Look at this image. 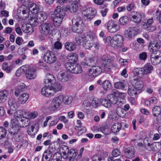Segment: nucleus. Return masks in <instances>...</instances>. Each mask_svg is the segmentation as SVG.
<instances>
[{"instance_id": "nucleus-1", "label": "nucleus", "mask_w": 161, "mask_h": 161, "mask_svg": "<svg viewBox=\"0 0 161 161\" xmlns=\"http://www.w3.org/2000/svg\"><path fill=\"white\" fill-rule=\"evenodd\" d=\"M65 15V12L61 9V7L60 6H57L52 16L53 24L55 26L60 25Z\"/></svg>"}, {"instance_id": "nucleus-2", "label": "nucleus", "mask_w": 161, "mask_h": 161, "mask_svg": "<svg viewBox=\"0 0 161 161\" xmlns=\"http://www.w3.org/2000/svg\"><path fill=\"white\" fill-rule=\"evenodd\" d=\"M44 82L46 84L50 85L51 91L52 90L55 92L59 91L62 89L61 85L58 83H55V79L52 75L47 74Z\"/></svg>"}, {"instance_id": "nucleus-3", "label": "nucleus", "mask_w": 161, "mask_h": 161, "mask_svg": "<svg viewBox=\"0 0 161 161\" xmlns=\"http://www.w3.org/2000/svg\"><path fill=\"white\" fill-rule=\"evenodd\" d=\"M64 66L68 71L72 74H80L83 71L81 66L78 64L67 62L65 64Z\"/></svg>"}, {"instance_id": "nucleus-4", "label": "nucleus", "mask_w": 161, "mask_h": 161, "mask_svg": "<svg viewBox=\"0 0 161 161\" xmlns=\"http://www.w3.org/2000/svg\"><path fill=\"white\" fill-rule=\"evenodd\" d=\"M93 34L92 32L90 31L86 36H82L81 41L83 42V47L85 49H89L93 46Z\"/></svg>"}, {"instance_id": "nucleus-5", "label": "nucleus", "mask_w": 161, "mask_h": 161, "mask_svg": "<svg viewBox=\"0 0 161 161\" xmlns=\"http://www.w3.org/2000/svg\"><path fill=\"white\" fill-rule=\"evenodd\" d=\"M83 21L80 17L76 16L74 17L72 21V30L74 32L80 33L82 31L81 27Z\"/></svg>"}, {"instance_id": "nucleus-6", "label": "nucleus", "mask_w": 161, "mask_h": 161, "mask_svg": "<svg viewBox=\"0 0 161 161\" xmlns=\"http://www.w3.org/2000/svg\"><path fill=\"white\" fill-rule=\"evenodd\" d=\"M64 96L59 95L54 97L49 107V109L51 111H53L58 108L63 102Z\"/></svg>"}, {"instance_id": "nucleus-7", "label": "nucleus", "mask_w": 161, "mask_h": 161, "mask_svg": "<svg viewBox=\"0 0 161 161\" xmlns=\"http://www.w3.org/2000/svg\"><path fill=\"white\" fill-rule=\"evenodd\" d=\"M123 42V36L120 34H117L113 37V39L111 43V46L115 48H119L122 47Z\"/></svg>"}, {"instance_id": "nucleus-8", "label": "nucleus", "mask_w": 161, "mask_h": 161, "mask_svg": "<svg viewBox=\"0 0 161 161\" xmlns=\"http://www.w3.org/2000/svg\"><path fill=\"white\" fill-rule=\"evenodd\" d=\"M26 116L25 112L22 110H17L14 113V118L15 119L13 120L11 122L13 126H19V120L20 121L21 119L25 118Z\"/></svg>"}, {"instance_id": "nucleus-9", "label": "nucleus", "mask_w": 161, "mask_h": 161, "mask_svg": "<svg viewBox=\"0 0 161 161\" xmlns=\"http://www.w3.org/2000/svg\"><path fill=\"white\" fill-rule=\"evenodd\" d=\"M102 67L105 70L111 69L113 67V60L106 55L103 56L101 58Z\"/></svg>"}, {"instance_id": "nucleus-10", "label": "nucleus", "mask_w": 161, "mask_h": 161, "mask_svg": "<svg viewBox=\"0 0 161 161\" xmlns=\"http://www.w3.org/2000/svg\"><path fill=\"white\" fill-rule=\"evenodd\" d=\"M140 33V31L137 27H130L125 31V36L130 40Z\"/></svg>"}, {"instance_id": "nucleus-11", "label": "nucleus", "mask_w": 161, "mask_h": 161, "mask_svg": "<svg viewBox=\"0 0 161 161\" xmlns=\"http://www.w3.org/2000/svg\"><path fill=\"white\" fill-rule=\"evenodd\" d=\"M43 59L45 62L51 64L54 63L56 61L57 58L52 52L48 50L44 54Z\"/></svg>"}, {"instance_id": "nucleus-12", "label": "nucleus", "mask_w": 161, "mask_h": 161, "mask_svg": "<svg viewBox=\"0 0 161 161\" xmlns=\"http://www.w3.org/2000/svg\"><path fill=\"white\" fill-rule=\"evenodd\" d=\"M101 71V68L98 66H93L89 69L88 72V76L93 79L99 75Z\"/></svg>"}, {"instance_id": "nucleus-13", "label": "nucleus", "mask_w": 161, "mask_h": 161, "mask_svg": "<svg viewBox=\"0 0 161 161\" xmlns=\"http://www.w3.org/2000/svg\"><path fill=\"white\" fill-rule=\"evenodd\" d=\"M51 24L48 23H44L39 26V31L40 33L43 36H47L50 33Z\"/></svg>"}, {"instance_id": "nucleus-14", "label": "nucleus", "mask_w": 161, "mask_h": 161, "mask_svg": "<svg viewBox=\"0 0 161 161\" xmlns=\"http://www.w3.org/2000/svg\"><path fill=\"white\" fill-rule=\"evenodd\" d=\"M151 63L157 65L161 62V51H157V53H152L150 55Z\"/></svg>"}, {"instance_id": "nucleus-15", "label": "nucleus", "mask_w": 161, "mask_h": 161, "mask_svg": "<svg viewBox=\"0 0 161 161\" xmlns=\"http://www.w3.org/2000/svg\"><path fill=\"white\" fill-rule=\"evenodd\" d=\"M62 150V153L64 155L66 156V158H68V156L73 157L77 155V153L75 152L74 149L71 148L69 150L68 147L67 146L64 145L61 147Z\"/></svg>"}, {"instance_id": "nucleus-16", "label": "nucleus", "mask_w": 161, "mask_h": 161, "mask_svg": "<svg viewBox=\"0 0 161 161\" xmlns=\"http://www.w3.org/2000/svg\"><path fill=\"white\" fill-rule=\"evenodd\" d=\"M149 49L152 53H157L160 47V43L156 41H152L150 42Z\"/></svg>"}, {"instance_id": "nucleus-17", "label": "nucleus", "mask_w": 161, "mask_h": 161, "mask_svg": "<svg viewBox=\"0 0 161 161\" xmlns=\"http://www.w3.org/2000/svg\"><path fill=\"white\" fill-rule=\"evenodd\" d=\"M107 26L108 31L111 33L116 32L119 29L117 24L111 20L108 21Z\"/></svg>"}, {"instance_id": "nucleus-18", "label": "nucleus", "mask_w": 161, "mask_h": 161, "mask_svg": "<svg viewBox=\"0 0 161 161\" xmlns=\"http://www.w3.org/2000/svg\"><path fill=\"white\" fill-rule=\"evenodd\" d=\"M130 16L132 20L136 23H139L141 21L142 15L139 13L133 11L130 13Z\"/></svg>"}, {"instance_id": "nucleus-19", "label": "nucleus", "mask_w": 161, "mask_h": 161, "mask_svg": "<svg viewBox=\"0 0 161 161\" xmlns=\"http://www.w3.org/2000/svg\"><path fill=\"white\" fill-rule=\"evenodd\" d=\"M8 105L10 109L15 110L19 106V103L16 99L11 98L8 100Z\"/></svg>"}, {"instance_id": "nucleus-20", "label": "nucleus", "mask_w": 161, "mask_h": 161, "mask_svg": "<svg viewBox=\"0 0 161 161\" xmlns=\"http://www.w3.org/2000/svg\"><path fill=\"white\" fill-rule=\"evenodd\" d=\"M42 94L47 97H49L52 96L51 92V87H50V85L47 84L42 88L41 91Z\"/></svg>"}, {"instance_id": "nucleus-21", "label": "nucleus", "mask_w": 161, "mask_h": 161, "mask_svg": "<svg viewBox=\"0 0 161 161\" xmlns=\"http://www.w3.org/2000/svg\"><path fill=\"white\" fill-rule=\"evenodd\" d=\"M25 75L26 77L30 80L33 79L36 77V71L33 68H30L26 72Z\"/></svg>"}, {"instance_id": "nucleus-22", "label": "nucleus", "mask_w": 161, "mask_h": 161, "mask_svg": "<svg viewBox=\"0 0 161 161\" xmlns=\"http://www.w3.org/2000/svg\"><path fill=\"white\" fill-rule=\"evenodd\" d=\"M58 79L62 81H67L69 79V77L68 76L66 72L63 71L60 72L57 75Z\"/></svg>"}, {"instance_id": "nucleus-23", "label": "nucleus", "mask_w": 161, "mask_h": 161, "mask_svg": "<svg viewBox=\"0 0 161 161\" xmlns=\"http://www.w3.org/2000/svg\"><path fill=\"white\" fill-rule=\"evenodd\" d=\"M30 10L33 14H37L40 11L42 10V8L40 5H37L35 4H33L30 8Z\"/></svg>"}, {"instance_id": "nucleus-24", "label": "nucleus", "mask_w": 161, "mask_h": 161, "mask_svg": "<svg viewBox=\"0 0 161 161\" xmlns=\"http://www.w3.org/2000/svg\"><path fill=\"white\" fill-rule=\"evenodd\" d=\"M118 91L116 90H113L112 91L111 94L108 97V98L109 99L110 101L112 102V103L115 104L116 103L117 101L116 97L118 96Z\"/></svg>"}, {"instance_id": "nucleus-25", "label": "nucleus", "mask_w": 161, "mask_h": 161, "mask_svg": "<svg viewBox=\"0 0 161 161\" xmlns=\"http://www.w3.org/2000/svg\"><path fill=\"white\" fill-rule=\"evenodd\" d=\"M125 153L128 158H132L135 157L134 149L133 147H128L126 149Z\"/></svg>"}, {"instance_id": "nucleus-26", "label": "nucleus", "mask_w": 161, "mask_h": 161, "mask_svg": "<svg viewBox=\"0 0 161 161\" xmlns=\"http://www.w3.org/2000/svg\"><path fill=\"white\" fill-rule=\"evenodd\" d=\"M52 155V152L49 150H46L42 155V161H49Z\"/></svg>"}, {"instance_id": "nucleus-27", "label": "nucleus", "mask_w": 161, "mask_h": 161, "mask_svg": "<svg viewBox=\"0 0 161 161\" xmlns=\"http://www.w3.org/2000/svg\"><path fill=\"white\" fill-rule=\"evenodd\" d=\"M8 96V92L6 90H3L0 92V103L5 102Z\"/></svg>"}, {"instance_id": "nucleus-28", "label": "nucleus", "mask_w": 161, "mask_h": 161, "mask_svg": "<svg viewBox=\"0 0 161 161\" xmlns=\"http://www.w3.org/2000/svg\"><path fill=\"white\" fill-rule=\"evenodd\" d=\"M13 127L9 129L8 132L11 135L16 137V136H19V129L17 128V126H13Z\"/></svg>"}, {"instance_id": "nucleus-29", "label": "nucleus", "mask_w": 161, "mask_h": 161, "mask_svg": "<svg viewBox=\"0 0 161 161\" xmlns=\"http://www.w3.org/2000/svg\"><path fill=\"white\" fill-rule=\"evenodd\" d=\"M67 59L68 61L76 63L78 60L77 55L74 53H70L68 55Z\"/></svg>"}, {"instance_id": "nucleus-30", "label": "nucleus", "mask_w": 161, "mask_h": 161, "mask_svg": "<svg viewBox=\"0 0 161 161\" xmlns=\"http://www.w3.org/2000/svg\"><path fill=\"white\" fill-rule=\"evenodd\" d=\"M144 75L150 73L153 69V66L150 64H147L142 68Z\"/></svg>"}, {"instance_id": "nucleus-31", "label": "nucleus", "mask_w": 161, "mask_h": 161, "mask_svg": "<svg viewBox=\"0 0 161 161\" xmlns=\"http://www.w3.org/2000/svg\"><path fill=\"white\" fill-rule=\"evenodd\" d=\"M135 81V84L133 86L139 92L141 91L144 86L142 81L139 80H136Z\"/></svg>"}, {"instance_id": "nucleus-32", "label": "nucleus", "mask_w": 161, "mask_h": 161, "mask_svg": "<svg viewBox=\"0 0 161 161\" xmlns=\"http://www.w3.org/2000/svg\"><path fill=\"white\" fill-rule=\"evenodd\" d=\"M29 98V95L27 93H24L21 94L18 98L19 101L22 104H25Z\"/></svg>"}, {"instance_id": "nucleus-33", "label": "nucleus", "mask_w": 161, "mask_h": 161, "mask_svg": "<svg viewBox=\"0 0 161 161\" xmlns=\"http://www.w3.org/2000/svg\"><path fill=\"white\" fill-rule=\"evenodd\" d=\"M38 20L40 21L44 22L47 18V15L46 13L44 12L42 10L40 11L37 15Z\"/></svg>"}, {"instance_id": "nucleus-34", "label": "nucleus", "mask_w": 161, "mask_h": 161, "mask_svg": "<svg viewBox=\"0 0 161 161\" xmlns=\"http://www.w3.org/2000/svg\"><path fill=\"white\" fill-rule=\"evenodd\" d=\"M66 49L70 51H72L76 48L75 44L72 42H67L65 44Z\"/></svg>"}, {"instance_id": "nucleus-35", "label": "nucleus", "mask_w": 161, "mask_h": 161, "mask_svg": "<svg viewBox=\"0 0 161 161\" xmlns=\"http://www.w3.org/2000/svg\"><path fill=\"white\" fill-rule=\"evenodd\" d=\"M30 121L28 118L26 117L25 118L20 120V122H18L19 126L17 127H24L27 126L30 123Z\"/></svg>"}, {"instance_id": "nucleus-36", "label": "nucleus", "mask_w": 161, "mask_h": 161, "mask_svg": "<svg viewBox=\"0 0 161 161\" xmlns=\"http://www.w3.org/2000/svg\"><path fill=\"white\" fill-rule=\"evenodd\" d=\"M116 113L119 116L124 118L125 116L126 112L122 108L118 107L116 109Z\"/></svg>"}, {"instance_id": "nucleus-37", "label": "nucleus", "mask_w": 161, "mask_h": 161, "mask_svg": "<svg viewBox=\"0 0 161 161\" xmlns=\"http://www.w3.org/2000/svg\"><path fill=\"white\" fill-rule=\"evenodd\" d=\"M129 94L130 96H135L140 93V92L137 90L133 86L129 87L128 90Z\"/></svg>"}, {"instance_id": "nucleus-38", "label": "nucleus", "mask_w": 161, "mask_h": 161, "mask_svg": "<svg viewBox=\"0 0 161 161\" xmlns=\"http://www.w3.org/2000/svg\"><path fill=\"white\" fill-rule=\"evenodd\" d=\"M121 126L119 123L114 124L111 127V130L113 133H116L119 131L121 128Z\"/></svg>"}, {"instance_id": "nucleus-39", "label": "nucleus", "mask_w": 161, "mask_h": 161, "mask_svg": "<svg viewBox=\"0 0 161 161\" xmlns=\"http://www.w3.org/2000/svg\"><path fill=\"white\" fill-rule=\"evenodd\" d=\"M107 100L105 98H103L101 100V103L104 106L107 108H110L111 106L112 102L110 101L109 99Z\"/></svg>"}, {"instance_id": "nucleus-40", "label": "nucleus", "mask_w": 161, "mask_h": 161, "mask_svg": "<svg viewBox=\"0 0 161 161\" xmlns=\"http://www.w3.org/2000/svg\"><path fill=\"white\" fill-rule=\"evenodd\" d=\"M102 86L104 89L107 91L111 89L112 87L111 84L108 80H106L104 81L102 84Z\"/></svg>"}, {"instance_id": "nucleus-41", "label": "nucleus", "mask_w": 161, "mask_h": 161, "mask_svg": "<svg viewBox=\"0 0 161 161\" xmlns=\"http://www.w3.org/2000/svg\"><path fill=\"white\" fill-rule=\"evenodd\" d=\"M2 69L5 71L7 73H10L12 70V65L8 66V64L4 62L3 63L2 65Z\"/></svg>"}, {"instance_id": "nucleus-42", "label": "nucleus", "mask_w": 161, "mask_h": 161, "mask_svg": "<svg viewBox=\"0 0 161 161\" xmlns=\"http://www.w3.org/2000/svg\"><path fill=\"white\" fill-rule=\"evenodd\" d=\"M152 113L154 116H157L161 113V108L158 106H155L152 110Z\"/></svg>"}, {"instance_id": "nucleus-43", "label": "nucleus", "mask_w": 161, "mask_h": 161, "mask_svg": "<svg viewBox=\"0 0 161 161\" xmlns=\"http://www.w3.org/2000/svg\"><path fill=\"white\" fill-rule=\"evenodd\" d=\"M28 21L31 25L35 26L37 25L39 20H38V18L37 17H34L29 19Z\"/></svg>"}, {"instance_id": "nucleus-44", "label": "nucleus", "mask_w": 161, "mask_h": 161, "mask_svg": "<svg viewBox=\"0 0 161 161\" xmlns=\"http://www.w3.org/2000/svg\"><path fill=\"white\" fill-rule=\"evenodd\" d=\"M133 72L134 75H144L142 68H137L133 70Z\"/></svg>"}, {"instance_id": "nucleus-45", "label": "nucleus", "mask_w": 161, "mask_h": 161, "mask_svg": "<svg viewBox=\"0 0 161 161\" xmlns=\"http://www.w3.org/2000/svg\"><path fill=\"white\" fill-rule=\"evenodd\" d=\"M73 100L72 96L67 95L64 97L63 101L65 104H69L71 103Z\"/></svg>"}, {"instance_id": "nucleus-46", "label": "nucleus", "mask_w": 161, "mask_h": 161, "mask_svg": "<svg viewBox=\"0 0 161 161\" xmlns=\"http://www.w3.org/2000/svg\"><path fill=\"white\" fill-rule=\"evenodd\" d=\"M100 103L101 100L96 98H93L92 102V106L94 108H97L100 106Z\"/></svg>"}, {"instance_id": "nucleus-47", "label": "nucleus", "mask_w": 161, "mask_h": 161, "mask_svg": "<svg viewBox=\"0 0 161 161\" xmlns=\"http://www.w3.org/2000/svg\"><path fill=\"white\" fill-rule=\"evenodd\" d=\"M128 21V18L126 16H122L119 19V20L120 24L123 25L127 24Z\"/></svg>"}, {"instance_id": "nucleus-48", "label": "nucleus", "mask_w": 161, "mask_h": 161, "mask_svg": "<svg viewBox=\"0 0 161 161\" xmlns=\"http://www.w3.org/2000/svg\"><path fill=\"white\" fill-rule=\"evenodd\" d=\"M114 86L116 89H123L125 87V85L123 82L119 81L115 83Z\"/></svg>"}, {"instance_id": "nucleus-49", "label": "nucleus", "mask_w": 161, "mask_h": 161, "mask_svg": "<svg viewBox=\"0 0 161 161\" xmlns=\"http://www.w3.org/2000/svg\"><path fill=\"white\" fill-rule=\"evenodd\" d=\"M7 132V130L5 128L2 127H0V140L6 136Z\"/></svg>"}, {"instance_id": "nucleus-50", "label": "nucleus", "mask_w": 161, "mask_h": 161, "mask_svg": "<svg viewBox=\"0 0 161 161\" xmlns=\"http://www.w3.org/2000/svg\"><path fill=\"white\" fill-rule=\"evenodd\" d=\"M78 8V4L73 2L71 4V7H70V12L75 13L77 11Z\"/></svg>"}, {"instance_id": "nucleus-51", "label": "nucleus", "mask_w": 161, "mask_h": 161, "mask_svg": "<svg viewBox=\"0 0 161 161\" xmlns=\"http://www.w3.org/2000/svg\"><path fill=\"white\" fill-rule=\"evenodd\" d=\"M89 12L91 11V12L90 13H88V14H85V15L86 17V19H87L90 20L92 19L93 17H94L95 15V12H94V10L92 9H91V10L89 9Z\"/></svg>"}, {"instance_id": "nucleus-52", "label": "nucleus", "mask_w": 161, "mask_h": 161, "mask_svg": "<svg viewBox=\"0 0 161 161\" xmlns=\"http://www.w3.org/2000/svg\"><path fill=\"white\" fill-rule=\"evenodd\" d=\"M53 161H60L61 159V154L59 153H56L53 156Z\"/></svg>"}, {"instance_id": "nucleus-53", "label": "nucleus", "mask_w": 161, "mask_h": 161, "mask_svg": "<svg viewBox=\"0 0 161 161\" xmlns=\"http://www.w3.org/2000/svg\"><path fill=\"white\" fill-rule=\"evenodd\" d=\"M38 115V114L36 112H33L28 114L27 115V117L30 119H33L36 117Z\"/></svg>"}, {"instance_id": "nucleus-54", "label": "nucleus", "mask_w": 161, "mask_h": 161, "mask_svg": "<svg viewBox=\"0 0 161 161\" xmlns=\"http://www.w3.org/2000/svg\"><path fill=\"white\" fill-rule=\"evenodd\" d=\"M101 131L105 135H107L109 134V129L108 126H104L101 128Z\"/></svg>"}, {"instance_id": "nucleus-55", "label": "nucleus", "mask_w": 161, "mask_h": 161, "mask_svg": "<svg viewBox=\"0 0 161 161\" xmlns=\"http://www.w3.org/2000/svg\"><path fill=\"white\" fill-rule=\"evenodd\" d=\"M88 63H89L90 64H89V66H92V65L95 64L96 62V58L94 57L90 58L88 60Z\"/></svg>"}, {"instance_id": "nucleus-56", "label": "nucleus", "mask_w": 161, "mask_h": 161, "mask_svg": "<svg viewBox=\"0 0 161 161\" xmlns=\"http://www.w3.org/2000/svg\"><path fill=\"white\" fill-rule=\"evenodd\" d=\"M112 154L113 157H117L120 155V152L119 149H115L112 152Z\"/></svg>"}, {"instance_id": "nucleus-57", "label": "nucleus", "mask_w": 161, "mask_h": 161, "mask_svg": "<svg viewBox=\"0 0 161 161\" xmlns=\"http://www.w3.org/2000/svg\"><path fill=\"white\" fill-rule=\"evenodd\" d=\"M147 57V53L146 52H143L140 54L139 55V58L140 59L143 60H145Z\"/></svg>"}, {"instance_id": "nucleus-58", "label": "nucleus", "mask_w": 161, "mask_h": 161, "mask_svg": "<svg viewBox=\"0 0 161 161\" xmlns=\"http://www.w3.org/2000/svg\"><path fill=\"white\" fill-rule=\"evenodd\" d=\"M119 63L121 65L125 66L128 64V61L127 59L120 58L119 59Z\"/></svg>"}, {"instance_id": "nucleus-59", "label": "nucleus", "mask_w": 161, "mask_h": 161, "mask_svg": "<svg viewBox=\"0 0 161 161\" xmlns=\"http://www.w3.org/2000/svg\"><path fill=\"white\" fill-rule=\"evenodd\" d=\"M62 47L61 43L58 41L56 42L54 44V48L57 49H61Z\"/></svg>"}, {"instance_id": "nucleus-60", "label": "nucleus", "mask_w": 161, "mask_h": 161, "mask_svg": "<svg viewBox=\"0 0 161 161\" xmlns=\"http://www.w3.org/2000/svg\"><path fill=\"white\" fill-rule=\"evenodd\" d=\"M39 64L40 66L42 67L44 69H45L46 70L49 69V67L43 61H40L39 62Z\"/></svg>"}, {"instance_id": "nucleus-61", "label": "nucleus", "mask_w": 161, "mask_h": 161, "mask_svg": "<svg viewBox=\"0 0 161 161\" xmlns=\"http://www.w3.org/2000/svg\"><path fill=\"white\" fill-rule=\"evenodd\" d=\"M86 128L85 127L80 126L78 132V134L79 135H81L84 133L86 132Z\"/></svg>"}, {"instance_id": "nucleus-62", "label": "nucleus", "mask_w": 161, "mask_h": 161, "mask_svg": "<svg viewBox=\"0 0 161 161\" xmlns=\"http://www.w3.org/2000/svg\"><path fill=\"white\" fill-rule=\"evenodd\" d=\"M108 11V9L107 8H103L100 10V12L101 13L102 16L104 17L106 16L107 13Z\"/></svg>"}, {"instance_id": "nucleus-63", "label": "nucleus", "mask_w": 161, "mask_h": 161, "mask_svg": "<svg viewBox=\"0 0 161 161\" xmlns=\"http://www.w3.org/2000/svg\"><path fill=\"white\" fill-rule=\"evenodd\" d=\"M35 127L33 125H31L28 127V130H27V132L30 135H32V132L33 131Z\"/></svg>"}, {"instance_id": "nucleus-64", "label": "nucleus", "mask_w": 161, "mask_h": 161, "mask_svg": "<svg viewBox=\"0 0 161 161\" xmlns=\"http://www.w3.org/2000/svg\"><path fill=\"white\" fill-rule=\"evenodd\" d=\"M151 105L155 104L157 103V100L156 97H153L149 99Z\"/></svg>"}]
</instances>
